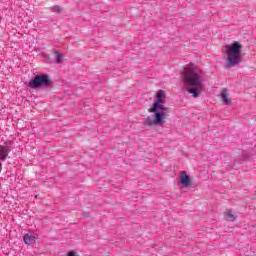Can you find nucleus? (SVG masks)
Segmentation results:
<instances>
[{
    "label": "nucleus",
    "mask_w": 256,
    "mask_h": 256,
    "mask_svg": "<svg viewBox=\"0 0 256 256\" xmlns=\"http://www.w3.org/2000/svg\"><path fill=\"white\" fill-rule=\"evenodd\" d=\"M166 94L164 90H160L157 93L156 101L153 103L152 107L149 108V113H154L153 117L148 116L144 122L143 125L145 127H153L155 125H165L167 123V117H169V114L171 113V110L169 108L163 106V103H165Z\"/></svg>",
    "instance_id": "obj_1"
},
{
    "label": "nucleus",
    "mask_w": 256,
    "mask_h": 256,
    "mask_svg": "<svg viewBox=\"0 0 256 256\" xmlns=\"http://www.w3.org/2000/svg\"><path fill=\"white\" fill-rule=\"evenodd\" d=\"M243 50V44L239 41H234L231 44L226 45L225 55H226V67L229 69L239 65L243 61V56H241V51Z\"/></svg>",
    "instance_id": "obj_2"
},
{
    "label": "nucleus",
    "mask_w": 256,
    "mask_h": 256,
    "mask_svg": "<svg viewBox=\"0 0 256 256\" xmlns=\"http://www.w3.org/2000/svg\"><path fill=\"white\" fill-rule=\"evenodd\" d=\"M181 75L184 79L185 83L188 85H193L194 87H202L203 83H201V76L191 67L184 68L181 72Z\"/></svg>",
    "instance_id": "obj_3"
},
{
    "label": "nucleus",
    "mask_w": 256,
    "mask_h": 256,
    "mask_svg": "<svg viewBox=\"0 0 256 256\" xmlns=\"http://www.w3.org/2000/svg\"><path fill=\"white\" fill-rule=\"evenodd\" d=\"M51 85V78L49 75L42 74L36 75L33 80H30L28 83V87L31 89H39V87H50Z\"/></svg>",
    "instance_id": "obj_4"
},
{
    "label": "nucleus",
    "mask_w": 256,
    "mask_h": 256,
    "mask_svg": "<svg viewBox=\"0 0 256 256\" xmlns=\"http://www.w3.org/2000/svg\"><path fill=\"white\" fill-rule=\"evenodd\" d=\"M9 153H11V149L5 145H0V161H6V159H9Z\"/></svg>",
    "instance_id": "obj_5"
},
{
    "label": "nucleus",
    "mask_w": 256,
    "mask_h": 256,
    "mask_svg": "<svg viewBox=\"0 0 256 256\" xmlns=\"http://www.w3.org/2000/svg\"><path fill=\"white\" fill-rule=\"evenodd\" d=\"M221 100L225 105H228V107H231L233 105V101H231V98H229V92L227 91V88H225L221 94H220Z\"/></svg>",
    "instance_id": "obj_6"
},
{
    "label": "nucleus",
    "mask_w": 256,
    "mask_h": 256,
    "mask_svg": "<svg viewBox=\"0 0 256 256\" xmlns=\"http://www.w3.org/2000/svg\"><path fill=\"white\" fill-rule=\"evenodd\" d=\"M180 183L184 185V187H189L191 183L189 182V175H187V172L182 171L180 174Z\"/></svg>",
    "instance_id": "obj_7"
},
{
    "label": "nucleus",
    "mask_w": 256,
    "mask_h": 256,
    "mask_svg": "<svg viewBox=\"0 0 256 256\" xmlns=\"http://www.w3.org/2000/svg\"><path fill=\"white\" fill-rule=\"evenodd\" d=\"M23 240L26 245H33L37 241L35 236L29 234L24 235Z\"/></svg>",
    "instance_id": "obj_8"
},
{
    "label": "nucleus",
    "mask_w": 256,
    "mask_h": 256,
    "mask_svg": "<svg viewBox=\"0 0 256 256\" xmlns=\"http://www.w3.org/2000/svg\"><path fill=\"white\" fill-rule=\"evenodd\" d=\"M188 93L193 95L195 98L199 97V90L195 87L188 88Z\"/></svg>",
    "instance_id": "obj_9"
},
{
    "label": "nucleus",
    "mask_w": 256,
    "mask_h": 256,
    "mask_svg": "<svg viewBox=\"0 0 256 256\" xmlns=\"http://www.w3.org/2000/svg\"><path fill=\"white\" fill-rule=\"evenodd\" d=\"M50 11L52 13H61V6L59 5L52 6L50 7Z\"/></svg>",
    "instance_id": "obj_10"
},
{
    "label": "nucleus",
    "mask_w": 256,
    "mask_h": 256,
    "mask_svg": "<svg viewBox=\"0 0 256 256\" xmlns=\"http://www.w3.org/2000/svg\"><path fill=\"white\" fill-rule=\"evenodd\" d=\"M225 217H228L230 221H235V215H233L231 212H226Z\"/></svg>",
    "instance_id": "obj_11"
},
{
    "label": "nucleus",
    "mask_w": 256,
    "mask_h": 256,
    "mask_svg": "<svg viewBox=\"0 0 256 256\" xmlns=\"http://www.w3.org/2000/svg\"><path fill=\"white\" fill-rule=\"evenodd\" d=\"M54 55H55V57H56V61H57V63H61V54L59 53V51H55L54 52Z\"/></svg>",
    "instance_id": "obj_12"
},
{
    "label": "nucleus",
    "mask_w": 256,
    "mask_h": 256,
    "mask_svg": "<svg viewBox=\"0 0 256 256\" xmlns=\"http://www.w3.org/2000/svg\"><path fill=\"white\" fill-rule=\"evenodd\" d=\"M68 256H77V254H75V252H73V251H70V252H68Z\"/></svg>",
    "instance_id": "obj_13"
},
{
    "label": "nucleus",
    "mask_w": 256,
    "mask_h": 256,
    "mask_svg": "<svg viewBox=\"0 0 256 256\" xmlns=\"http://www.w3.org/2000/svg\"><path fill=\"white\" fill-rule=\"evenodd\" d=\"M2 166L1 162H0V167Z\"/></svg>",
    "instance_id": "obj_14"
}]
</instances>
